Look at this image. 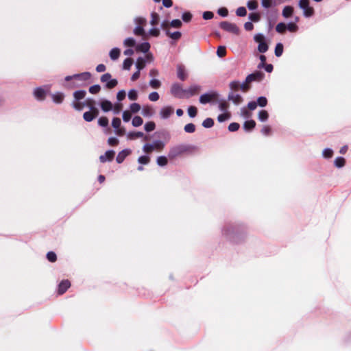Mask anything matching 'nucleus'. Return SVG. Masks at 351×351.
I'll list each match as a JSON object with an SVG mask.
<instances>
[{"label": "nucleus", "mask_w": 351, "mask_h": 351, "mask_svg": "<svg viewBox=\"0 0 351 351\" xmlns=\"http://www.w3.org/2000/svg\"><path fill=\"white\" fill-rule=\"evenodd\" d=\"M91 77L89 72H84L80 74H75L73 75H69L65 77L66 81L74 80L71 87L81 86L88 80Z\"/></svg>", "instance_id": "obj_1"}, {"label": "nucleus", "mask_w": 351, "mask_h": 351, "mask_svg": "<svg viewBox=\"0 0 351 351\" xmlns=\"http://www.w3.org/2000/svg\"><path fill=\"white\" fill-rule=\"evenodd\" d=\"M146 19L143 17H136L134 19L136 27L134 29V34L136 36H141L146 38L147 34L145 32L144 26L146 25Z\"/></svg>", "instance_id": "obj_2"}, {"label": "nucleus", "mask_w": 351, "mask_h": 351, "mask_svg": "<svg viewBox=\"0 0 351 351\" xmlns=\"http://www.w3.org/2000/svg\"><path fill=\"white\" fill-rule=\"evenodd\" d=\"M165 147V143L161 141H155L152 143L144 145L143 150L145 153L149 154L154 150L160 151Z\"/></svg>", "instance_id": "obj_3"}, {"label": "nucleus", "mask_w": 351, "mask_h": 351, "mask_svg": "<svg viewBox=\"0 0 351 351\" xmlns=\"http://www.w3.org/2000/svg\"><path fill=\"white\" fill-rule=\"evenodd\" d=\"M299 7L303 10L304 16L310 17L313 15L314 9L310 6L309 0H300Z\"/></svg>", "instance_id": "obj_4"}, {"label": "nucleus", "mask_w": 351, "mask_h": 351, "mask_svg": "<svg viewBox=\"0 0 351 351\" xmlns=\"http://www.w3.org/2000/svg\"><path fill=\"white\" fill-rule=\"evenodd\" d=\"M171 94L178 98L186 97V90L178 84H174L171 88Z\"/></svg>", "instance_id": "obj_5"}, {"label": "nucleus", "mask_w": 351, "mask_h": 351, "mask_svg": "<svg viewBox=\"0 0 351 351\" xmlns=\"http://www.w3.org/2000/svg\"><path fill=\"white\" fill-rule=\"evenodd\" d=\"M101 82L106 83V86L108 88H112L117 85V80L112 79L110 73H105L101 77Z\"/></svg>", "instance_id": "obj_6"}, {"label": "nucleus", "mask_w": 351, "mask_h": 351, "mask_svg": "<svg viewBox=\"0 0 351 351\" xmlns=\"http://www.w3.org/2000/svg\"><path fill=\"white\" fill-rule=\"evenodd\" d=\"M186 150V149L185 147L182 146V145H178V146L173 147L169 151V157L170 158H175L177 156H178L181 155L182 154H183L184 152H185Z\"/></svg>", "instance_id": "obj_7"}, {"label": "nucleus", "mask_w": 351, "mask_h": 351, "mask_svg": "<svg viewBox=\"0 0 351 351\" xmlns=\"http://www.w3.org/2000/svg\"><path fill=\"white\" fill-rule=\"evenodd\" d=\"M220 27L223 29L230 32H232L234 34H238V32H239V29L237 27V25L233 23H230L229 22H226V21L221 22L220 24Z\"/></svg>", "instance_id": "obj_8"}, {"label": "nucleus", "mask_w": 351, "mask_h": 351, "mask_svg": "<svg viewBox=\"0 0 351 351\" xmlns=\"http://www.w3.org/2000/svg\"><path fill=\"white\" fill-rule=\"evenodd\" d=\"M174 109L171 106H165L161 108L160 111V116L161 119H168L171 114H173Z\"/></svg>", "instance_id": "obj_9"}, {"label": "nucleus", "mask_w": 351, "mask_h": 351, "mask_svg": "<svg viewBox=\"0 0 351 351\" xmlns=\"http://www.w3.org/2000/svg\"><path fill=\"white\" fill-rule=\"evenodd\" d=\"M201 90V86L197 84L191 85L188 88H186V98H189L192 97L196 94H197Z\"/></svg>", "instance_id": "obj_10"}, {"label": "nucleus", "mask_w": 351, "mask_h": 351, "mask_svg": "<svg viewBox=\"0 0 351 351\" xmlns=\"http://www.w3.org/2000/svg\"><path fill=\"white\" fill-rule=\"evenodd\" d=\"M98 115V110L95 108H92V110L88 112H86L84 113L83 117L86 121H93L97 116Z\"/></svg>", "instance_id": "obj_11"}, {"label": "nucleus", "mask_w": 351, "mask_h": 351, "mask_svg": "<svg viewBox=\"0 0 351 351\" xmlns=\"http://www.w3.org/2000/svg\"><path fill=\"white\" fill-rule=\"evenodd\" d=\"M217 96L215 93L203 94L199 97V102L202 104H206L211 101Z\"/></svg>", "instance_id": "obj_12"}, {"label": "nucleus", "mask_w": 351, "mask_h": 351, "mask_svg": "<svg viewBox=\"0 0 351 351\" xmlns=\"http://www.w3.org/2000/svg\"><path fill=\"white\" fill-rule=\"evenodd\" d=\"M177 75L178 77L182 81L186 79L188 74L184 66L182 64H179L177 66Z\"/></svg>", "instance_id": "obj_13"}, {"label": "nucleus", "mask_w": 351, "mask_h": 351, "mask_svg": "<svg viewBox=\"0 0 351 351\" xmlns=\"http://www.w3.org/2000/svg\"><path fill=\"white\" fill-rule=\"evenodd\" d=\"M263 77V74L261 72H256L250 74L247 76V82H252L254 81H261Z\"/></svg>", "instance_id": "obj_14"}, {"label": "nucleus", "mask_w": 351, "mask_h": 351, "mask_svg": "<svg viewBox=\"0 0 351 351\" xmlns=\"http://www.w3.org/2000/svg\"><path fill=\"white\" fill-rule=\"evenodd\" d=\"M71 286V283L69 280H62L58 285V293L63 294Z\"/></svg>", "instance_id": "obj_15"}, {"label": "nucleus", "mask_w": 351, "mask_h": 351, "mask_svg": "<svg viewBox=\"0 0 351 351\" xmlns=\"http://www.w3.org/2000/svg\"><path fill=\"white\" fill-rule=\"evenodd\" d=\"M131 154V150L129 149H123L122 150L121 152H120L117 156V162L118 163H121L124 160L125 158Z\"/></svg>", "instance_id": "obj_16"}, {"label": "nucleus", "mask_w": 351, "mask_h": 351, "mask_svg": "<svg viewBox=\"0 0 351 351\" xmlns=\"http://www.w3.org/2000/svg\"><path fill=\"white\" fill-rule=\"evenodd\" d=\"M114 156V152L112 150H108L106 152L104 155H101L99 157V160L101 162H105L106 161H110L113 159Z\"/></svg>", "instance_id": "obj_17"}, {"label": "nucleus", "mask_w": 351, "mask_h": 351, "mask_svg": "<svg viewBox=\"0 0 351 351\" xmlns=\"http://www.w3.org/2000/svg\"><path fill=\"white\" fill-rule=\"evenodd\" d=\"M150 49V45L147 42H145L136 45V50L143 53H147Z\"/></svg>", "instance_id": "obj_18"}, {"label": "nucleus", "mask_w": 351, "mask_h": 351, "mask_svg": "<svg viewBox=\"0 0 351 351\" xmlns=\"http://www.w3.org/2000/svg\"><path fill=\"white\" fill-rule=\"evenodd\" d=\"M34 95L37 99L43 100L45 97L46 90L43 88H37L34 90Z\"/></svg>", "instance_id": "obj_19"}, {"label": "nucleus", "mask_w": 351, "mask_h": 351, "mask_svg": "<svg viewBox=\"0 0 351 351\" xmlns=\"http://www.w3.org/2000/svg\"><path fill=\"white\" fill-rule=\"evenodd\" d=\"M101 108L104 112H108L112 109V104L108 100H103L100 103Z\"/></svg>", "instance_id": "obj_20"}, {"label": "nucleus", "mask_w": 351, "mask_h": 351, "mask_svg": "<svg viewBox=\"0 0 351 351\" xmlns=\"http://www.w3.org/2000/svg\"><path fill=\"white\" fill-rule=\"evenodd\" d=\"M145 59L141 57L137 58L135 66L137 70L141 71L145 67Z\"/></svg>", "instance_id": "obj_21"}, {"label": "nucleus", "mask_w": 351, "mask_h": 351, "mask_svg": "<svg viewBox=\"0 0 351 351\" xmlns=\"http://www.w3.org/2000/svg\"><path fill=\"white\" fill-rule=\"evenodd\" d=\"M120 49L119 48H113L110 50V53H109V56H110V58H111V60H116L119 58V56H120Z\"/></svg>", "instance_id": "obj_22"}, {"label": "nucleus", "mask_w": 351, "mask_h": 351, "mask_svg": "<svg viewBox=\"0 0 351 351\" xmlns=\"http://www.w3.org/2000/svg\"><path fill=\"white\" fill-rule=\"evenodd\" d=\"M53 102L56 104H60L62 102L64 95L62 93H56L51 95Z\"/></svg>", "instance_id": "obj_23"}, {"label": "nucleus", "mask_w": 351, "mask_h": 351, "mask_svg": "<svg viewBox=\"0 0 351 351\" xmlns=\"http://www.w3.org/2000/svg\"><path fill=\"white\" fill-rule=\"evenodd\" d=\"M256 123L254 120L246 121L243 124V128L245 131L249 132L254 128Z\"/></svg>", "instance_id": "obj_24"}, {"label": "nucleus", "mask_w": 351, "mask_h": 351, "mask_svg": "<svg viewBox=\"0 0 351 351\" xmlns=\"http://www.w3.org/2000/svg\"><path fill=\"white\" fill-rule=\"evenodd\" d=\"M127 136L128 139L132 140L137 138L144 137V134L142 132H129Z\"/></svg>", "instance_id": "obj_25"}, {"label": "nucleus", "mask_w": 351, "mask_h": 351, "mask_svg": "<svg viewBox=\"0 0 351 351\" xmlns=\"http://www.w3.org/2000/svg\"><path fill=\"white\" fill-rule=\"evenodd\" d=\"M293 8L291 6H285L282 10V16L285 18H288L292 15Z\"/></svg>", "instance_id": "obj_26"}, {"label": "nucleus", "mask_w": 351, "mask_h": 351, "mask_svg": "<svg viewBox=\"0 0 351 351\" xmlns=\"http://www.w3.org/2000/svg\"><path fill=\"white\" fill-rule=\"evenodd\" d=\"M218 107H219V109L223 112H228V110L229 105H228V102L224 100L219 101Z\"/></svg>", "instance_id": "obj_27"}, {"label": "nucleus", "mask_w": 351, "mask_h": 351, "mask_svg": "<svg viewBox=\"0 0 351 351\" xmlns=\"http://www.w3.org/2000/svg\"><path fill=\"white\" fill-rule=\"evenodd\" d=\"M230 113L229 112H223L222 114H219L217 117V120L219 122L221 123L225 121L230 119Z\"/></svg>", "instance_id": "obj_28"}, {"label": "nucleus", "mask_w": 351, "mask_h": 351, "mask_svg": "<svg viewBox=\"0 0 351 351\" xmlns=\"http://www.w3.org/2000/svg\"><path fill=\"white\" fill-rule=\"evenodd\" d=\"M346 160L343 157H337L334 161V165L337 168L343 167L345 165Z\"/></svg>", "instance_id": "obj_29"}, {"label": "nucleus", "mask_w": 351, "mask_h": 351, "mask_svg": "<svg viewBox=\"0 0 351 351\" xmlns=\"http://www.w3.org/2000/svg\"><path fill=\"white\" fill-rule=\"evenodd\" d=\"M154 110L150 106H144L143 108L142 114L145 117H151L153 115Z\"/></svg>", "instance_id": "obj_30"}, {"label": "nucleus", "mask_w": 351, "mask_h": 351, "mask_svg": "<svg viewBox=\"0 0 351 351\" xmlns=\"http://www.w3.org/2000/svg\"><path fill=\"white\" fill-rule=\"evenodd\" d=\"M229 99L232 100L235 104H239L243 100L241 96L239 94H232L231 95H230Z\"/></svg>", "instance_id": "obj_31"}, {"label": "nucleus", "mask_w": 351, "mask_h": 351, "mask_svg": "<svg viewBox=\"0 0 351 351\" xmlns=\"http://www.w3.org/2000/svg\"><path fill=\"white\" fill-rule=\"evenodd\" d=\"M86 95L85 90H77L73 93V97L75 101H80L83 99Z\"/></svg>", "instance_id": "obj_32"}, {"label": "nucleus", "mask_w": 351, "mask_h": 351, "mask_svg": "<svg viewBox=\"0 0 351 351\" xmlns=\"http://www.w3.org/2000/svg\"><path fill=\"white\" fill-rule=\"evenodd\" d=\"M143 123V119L139 116H135L132 121V124L134 127H138L141 125Z\"/></svg>", "instance_id": "obj_33"}, {"label": "nucleus", "mask_w": 351, "mask_h": 351, "mask_svg": "<svg viewBox=\"0 0 351 351\" xmlns=\"http://www.w3.org/2000/svg\"><path fill=\"white\" fill-rule=\"evenodd\" d=\"M258 117L261 121L264 122L267 120L269 114L266 110H263L259 112Z\"/></svg>", "instance_id": "obj_34"}, {"label": "nucleus", "mask_w": 351, "mask_h": 351, "mask_svg": "<svg viewBox=\"0 0 351 351\" xmlns=\"http://www.w3.org/2000/svg\"><path fill=\"white\" fill-rule=\"evenodd\" d=\"M333 156V151L330 148H326L322 152V156L324 158H330Z\"/></svg>", "instance_id": "obj_35"}, {"label": "nucleus", "mask_w": 351, "mask_h": 351, "mask_svg": "<svg viewBox=\"0 0 351 351\" xmlns=\"http://www.w3.org/2000/svg\"><path fill=\"white\" fill-rule=\"evenodd\" d=\"M287 29V24L284 23H279L276 27V30L277 32L280 33V34H283L285 33V32L286 31Z\"/></svg>", "instance_id": "obj_36"}, {"label": "nucleus", "mask_w": 351, "mask_h": 351, "mask_svg": "<svg viewBox=\"0 0 351 351\" xmlns=\"http://www.w3.org/2000/svg\"><path fill=\"white\" fill-rule=\"evenodd\" d=\"M133 64V60L128 58H126L123 63V69L125 70H130Z\"/></svg>", "instance_id": "obj_37"}, {"label": "nucleus", "mask_w": 351, "mask_h": 351, "mask_svg": "<svg viewBox=\"0 0 351 351\" xmlns=\"http://www.w3.org/2000/svg\"><path fill=\"white\" fill-rule=\"evenodd\" d=\"M283 52V45L282 43H278L275 47V55L277 57L281 56Z\"/></svg>", "instance_id": "obj_38"}, {"label": "nucleus", "mask_w": 351, "mask_h": 351, "mask_svg": "<svg viewBox=\"0 0 351 351\" xmlns=\"http://www.w3.org/2000/svg\"><path fill=\"white\" fill-rule=\"evenodd\" d=\"M149 86L153 88H158L161 86V82L157 79H152L149 81Z\"/></svg>", "instance_id": "obj_39"}, {"label": "nucleus", "mask_w": 351, "mask_h": 351, "mask_svg": "<svg viewBox=\"0 0 351 351\" xmlns=\"http://www.w3.org/2000/svg\"><path fill=\"white\" fill-rule=\"evenodd\" d=\"M156 162L159 166L163 167L167 164L168 160L167 157L161 156L157 158Z\"/></svg>", "instance_id": "obj_40"}, {"label": "nucleus", "mask_w": 351, "mask_h": 351, "mask_svg": "<svg viewBox=\"0 0 351 351\" xmlns=\"http://www.w3.org/2000/svg\"><path fill=\"white\" fill-rule=\"evenodd\" d=\"M135 44H136V41L132 38H128L123 42V45L125 47H134Z\"/></svg>", "instance_id": "obj_41"}, {"label": "nucleus", "mask_w": 351, "mask_h": 351, "mask_svg": "<svg viewBox=\"0 0 351 351\" xmlns=\"http://www.w3.org/2000/svg\"><path fill=\"white\" fill-rule=\"evenodd\" d=\"M258 50L261 53H265L268 50V45L265 41L258 43Z\"/></svg>", "instance_id": "obj_42"}, {"label": "nucleus", "mask_w": 351, "mask_h": 351, "mask_svg": "<svg viewBox=\"0 0 351 351\" xmlns=\"http://www.w3.org/2000/svg\"><path fill=\"white\" fill-rule=\"evenodd\" d=\"M141 110V106L137 103H133L130 106V111L132 113H136Z\"/></svg>", "instance_id": "obj_43"}, {"label": "nucleus", "mask_w": 351, "mask_h": 351, "mask_svg": "<svg viewBox=\"0 0 351 351\" xmlns=\"http://www.w3.org/2000/svg\"><path fill=\"white\" fill-rule=\"evenodd\" d=\"M213 125L214 121L211 118L206 119L202 123V125L206 128H210L213 127Z\"/></svg>", "instance_id": "obj_44"}, {"label": "nucleus", "mask_w": 351, "mask_h": 351, "mask_svg": "<svg viewBox=\"0 0 351 351\" xmlns=\"http://www.w3.org/2000/svg\"><path fill=\"white\" fill-rule=\"evenodd\" d=\"M128 98L130 100L134 101L138 98V93L136 90L132 89L128 92Z\"/></svg>", "instance_id": "obj_45"}, {"label": "nucleus", "mask_w": 351, "mask_h": 351, "mask_svg": "<svg viewBox=\"0 0 351 351\" xmlns=\"http://www.w3.org/2000/svg\"><path fill=\"white\" fill-rule=\"evenodd\" d=\"M73 107L77 110H82L84 106V102H80V101H74L73 102Z\"/></svg>", "instance_id": "obj_46"}, {"label": "nucleus", "mask_w": 351, "mask_h": 351, "mask_svg": "<svg viewBox=\"0 0 351 351\" xmlns=\"http://www.w3.org/2000/svg\"><path fill=\"white\" fill-rule=\"evenodd\" d=\"M287 29L291 32H295L298 31V27L295 23H289L287 24Z\"/></svg>", "instance_id": "obj_47"}, {"label": "nucleus", "mask_w": 351, "mask_h": 351, "mask_svg": "<svg viewBox=\"0 0 351 351\" xmlns=\"http://www.w3.org/2000/svg\"><path fill=\"white\" fill-rule=\"evenodd\" d=\"M241 116L245 119H249L252 116V113L245 107L241 109Z\"/></svg>", "instance_id": "obj_48"}, {"label": "nucleus", "mask_w": 351, "mask_h": 351, "mask_svg": "<svg viewBox=\"0 0 351 351\" xmlns=\"http://www.w3.org/2000/svg\"><path fill=\"white\" fill-rule=\"evenodd\" d=\"M155 128H156V125H155L154 122H153V121L147 122L145 125V130L147 132H152L155 129Z\"/></svg>", "instance_id": "obj_49"}, {"label": "nucleus", "mask_w": 351, "mask_h": 351, "mask_svg": "<svg viewBox=\"0 0 351 351\" xmlns=\"http://www.w3.org/2000/svg\"><path fill=\"white\" fill-rule=\"evenodd\" d=\"M195 130V126L193 123H188L184 126V131L187 133H193Z\"/></svg>", "instance_id": "obj_50"}, {"label": "nucleus", "mask_w": 351, "mask_h": 351, "mask_svg": "<svg viewBox=\"0 0 351 351\" xmlns=\"http://www.w3.org/2000/svg\"><path fill=\"white\" fill-rule=\"evenodd\" d=\"M150 158L148 156H140L138 159V162L142 165H147L149 162Z\"/></svg>", "instance_id": "obj_51"}, {"label": "nucleus", "mask_w": 351, "mask_h": 351, "mask_svg": "<svg viewBox=\"0 0 351 351\" xmlns=\"http://www.w3.org/2000/svg\"><path fill=\"white\" fill-rule=\"evenodd\" d=\"M257 106L258 105L261 107H265L267 104V100L265 97H260L257 99Z\"/></svg>", "instance_id": "obj_52"}, {"label": "nucleus", "mask_w": 351, "mask_h": 351, "mask_svg": "<svg viewBox=\"0 0 351 351\" xmlns=\"http://www.w3.org/2000/svg\"><path fill=\"white\" fill-rule=\"evenodd\" d=\"M132 117V112L129 110H125L123 112V120L124 122H128Z\"/></svg>", "instance_id": "obj_53"}, {"label": "nucleus", "mask_w": 351, "mask_h": 351, "mask_svg": "<svg viewBox=\"0 0 351 351\" xmlns=\"http://www.w3.org/2000/svg\"><path fill=\"white\" fill-rule=\"evenodd\" d=\"M158 21H159V16H158V14L154 12L152 14V19L150 21V23L152 25H156L158 24Z\"/></svg>", "instance_id": "obj_54"}, {"label": "nucleus", "mask_w": 351, "mask_h": 351, "mask_svg": "<svg viewBox=\"0 0 351 351\" xmlns=\"http://www.w3.org/2000/svg\"><path fill=\"white\" fill-rule=\"evenodd\" d=\"M230 88L232 90H238L240 89V82L239 81H232L230 84Z\"/></svg>", "instance_id": "obj_55"}, {"label": "nucleus", "mask_w": 351, "mask_h": 351, "mask_svg": "<svg viewBox=\"0 0 351 351\" xmlns=\"http://www.w3.org/2000/svg\"><path fill=\"white\" fill-rule=\"evenodd\" d=\"M167 34L173 40H178L181 36V33L180 32H175L173 33H170L169 32H167Z\"/></svg>", "instance_id": "obj_56"}, {"label": "nucleus", "mask_w": 351, "mask_h": 351, "mask_svg": "<svg viewBox=\"0 0 351 351\" xmlns=\"http://www.w3.org/2000/svg\"><path fill=\"white\" fill-rule=\"evenodd\" d=\"M217 53L219 57H223L226 53V47L223 46H219L217 48Z\"/></svg>", "instance_id": "obj_57"}, {"label": "nucleus", "mask_w": 351, "mask_h": 351, "mask_svg": "<svg viewBox=\"0 0 351 351\" xmlns=\"http://www.w3.org/2000/svg\"><path fill=\"white\" fill-rule=\"evenodd\" d=\"M121 123V119L119 118L115 117L112 119V126L114 129H118L119 128H120Z\"/></svg>", "instance_id": "obj_58"}, {"label": "nucleus", "mask_w": 351, "mask_h": 351, "mask_svg": "<svg viewBox=\"0 0 351 351\" xmlns=\"http://www.w3.org/2000/svg\"><path fill=\"white\" fill-rule=\"evenodd\" d=\"M100 126L106 127L108 125V119L105 117H101L98 120Z\"/></svg>", "instance_id": "obj_59"}, {"label": "nucleus", "mask_w": 351, "mask_h": 351, "mask_svg": "<svg viewBox=\"0 0 351 351\" xmlns=\"http://www.w3.org/2000/svg\"><path fill=\"white\" fill-rule=\"evenodd\" d=\"M159 95L157 92H152L148 96L149 99L152 101H158L159 99Z\"/></svg>", "instance_id": "obj_60"}, {"label": "nucleus", "mask_w": 351, "mask_h": 351, "mask_svg": "<svg viewBox=\"0 0 351 351\" xmlns=\"http://www.w3.org/2000/svg\"><path fill=\"white\" fill-rule=\"evenodd\" d=\"M197 108L195 106H190L188 108V114L191 117H195L197 114Z\"/></svg>", "instance_id": "obj_61"}, {"label": "nucleus", "mask_w": 351, "mask_h": 351, "mask_svg": "<svg viewBox=\"0 0 351 351\" xmlns=\"http://www.w3.org/2000/svg\"><path fill=\"white\" fill-rule=\"evenodd\" d=\"M236 13L239 16H244L247 14L246 9L244 7H239L237 8Z\"/></svg>", "instance_id": "obj_62"}, {"label": "nucleus", "mask_w": 351, "mask_h": 351, "mask_svg": "<svg viewBox=\"0 0 351 351\" xmlns=\"http://www.w3.org/2000/svg\"><path fill=\"white\" fill-rule=\"evenodd\" d=\"M240 125L237 123H232L228 126V130L230 132H236L239 130Z\"/></svg>", "instance_id": "obj_63"}, {"label": "nucleus", "mask_w": 351, "mask_h": 351, "mask_svg": "<svg viewBox=\"0 0 351 351\" xmlns=\"http://www.w3.org/2000/svg\"><path fill=\"white\" fill-rule=\"evenodd\" d=\"M271 129L269 125H264L261 130V132L265 136H268L271 134Z\"/></svg>", "instance_id": "obj_64"}]
</instances>
